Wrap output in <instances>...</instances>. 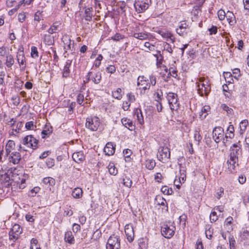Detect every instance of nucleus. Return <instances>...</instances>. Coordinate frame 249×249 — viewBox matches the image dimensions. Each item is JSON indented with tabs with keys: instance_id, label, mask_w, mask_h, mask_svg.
Here are the masks:
<instances>
[{
	"instance_id": "obj_19",
	"label": "nucleus",
	"mask_w": 249,
	"mask_h": 249,
	"mask_svg": "<svg viewBox=\"0 0 249 249\" xmlns=\"http://www.w3.org/2000/svg\"><path fill=\"white\" fill-rule=\"evenodd\" d=\"M10 161L14 164L18 163L21 160V156L19 153L17 152H12L9 158Z\"/></svg>"
},
{
	"instance_id": "obj_45",
	"label": "nucleus",
	"mask_w": 249,
	"mask_h": 249,
	"mask_svg": "<svg viewBox=\"0 0 249 249\" xmlns=\"http://www.w3.org/2000/svg\"><path fill=\"white\" fill-rule=\"evenodd\" d=\"M40 189L39 187H34L29 192V195L32 197L34 196L39 191Z\"/></svg>"
},
{
	"instance_id": "obj_13",
	"label": "nucleus",
	"mask_w": 249,
	"mask_h": 249,
	"mask_svg": "<svg viewBox=\"0 0 249 249\" xmlns=\"http://www.w3.org/2000/svg\"><path fill=\"white\" fill-rule=\"evenodd\" d=\"M62 40L64 43V49L65 50L64 54L67 53L68 50H71L72 51L74 48V41L71 40L68 36H64L62 38Z\"/></svg>"
},
{
	"instance_id": "obj_7",
	"label": "nucleus",
	"mask_w": 249,
	"mask_h": 249,
	"mask_svg": "<svg viewBox=\"0 0 249 249\" xmlns=\"http://www.w3.org/2000/svg\"><path fill=\"white\" fill-rule=\"evenodd\" d=\"M22 232V229L20 225L17 224H14L9 233V240L15 242L18 239Z\"/></svg>"
},
{
	"instance_id": "obj_29",
	"label": "nucleus",
	"mask_w": 249,
	"mask_h": 249,
	"mask_svg": "<svg viewBox=\"0 0 249 249\" xmlns=\"http://www.w3.org/2000/svg\"><path fill=\"white\" fill-rule=\"evenodd\" d=\"M226 17L230 24H233L236 22L235 17L232 12L228 11Z\"/></svg>"
},
{
	"instance_id": "obj_38",
	"label": "nucleus",
	"mask_w": 249,
	"mask_h": 249,
	"mask_svg": "<svg viewBox=\"0 0 249 249\" xmlns=\"http://www.w3.org/2000/svg\"><path fill=\"white\" fill-rule=\"evenodd\" d=\"M108 171L110 174L115 176L118 173V170L113 163L108 165Z\"/></svg>"
},
{
	"instance_id": "obj_17",
	"label": "nucleus",
	"mask_w": 249,
	"mask_h": 249,
	"mask_svg": "<svg viewBox=\"0 0 249 249\" xmlns=\"http://www.w3.org/2000/svg\"><path fill=\"white\" fill-rule=\"evenodd\" d=\"M189 28V25L185 21H181L179 23L178 27L176 32L180 36H184L187 34L186 30Z\"/></svg>"
},
{
	"instance_id": "obj_52",
	"label": "nucleus",
	"mask_w": 249,
	"mask_h": 249,
	"mask_svg": "<svg viewBox=\"0 0 249 249\" xmlns=\"http://www.w3.org/2000/svg\"><path fill=\"white\" fill-rule=\"evenodd\" d=\"M46 165L49 168L52 167L54 165V160L51 158L47 159L46 160Z\"/></svg>"
},
{
	"instance_id": "obj_59",
	"label": "nucleus",
	"mask_w": 249,
	"mask_h": 249,
	"mask_svg": "<svg viewBox=\"0 0 249 249\" xmlns=\"http://www.w3.org/2000/svg\"><path fill=\"white\" fill-rule=\"evenodd\" d=\"M123 38H124V36L120 34H116L111 37V39L115 41H119Z\"/></svg>"
},
{
	"instance_id": "obj_2",
	"label": "nucleus",
	"mask_w": 249,
	"mask_h": 249,
	"mask_svg": "<svg viewBox=\"0 0 249 249\" xmlns=\"http://www.w3.org/2000/svg\"><path fill=\"white\" fill-rule=\"evenodd\" d=\"M176 227L171 222L164 224L161 227V233L165 238L170 239L175 234Z\"/></svg>"
},
{
	"instance_id": "obj_14",
	"label": "nucleus",
	"mask_w": 249,
	"mask_h": 249,
	"mask_svg": "<svg viewBox=\"0 0 249 249\" xmlns=\"http://www.w3.org/2000/svg\"><path fill=\"white\" fill-rule=\"evenodd\" d=\"M17 60L22 70L26 68V60L23 49H19L17 54Z\"/></svg>"
},
{
	"instance_id": "obj_11",
	"label": "nucleus",
	"mask_w": 249,
	"mask_h": 249,
	"mask_svg": "<svg viewBox=\"0 0 249 249\" xmlns=\"http://www.w3.org/2000/svg\"><path fill=\"white\" fill-rule=\"evenodd\" d=\"M224 129L220 126L215 127L213 131V138L216 143L219 142L224 138Z\"/></svg>"
},
{
	"instance_id": "obj_4",
	"label": "nucleus",
	"mask_w": 249,
	"mask_h": 249,
	"mask_svg": "<svg viewBox=\"0 0 249 249\" xmlns=\"http://www.w3.org/2000/svg\"><path fill=\"white\" fill-rule=\"evenodd\" d=\"M166 97L172 111H177L179 107V103L177 94L169 92Z\"/></svg>"
},
{
	"instance_id": "obj_18",
	"label": "nucleus",
	"mask_w": 249,
	"mask_h": 249,
	"mask_svg": "<svg viewBox=\"0 0 249 249\" xmlns=\"http://www.w3.org/2000/svg\"><path fill=\"white\" fill-rule=\"evenodd\" d=\"M115 150V146L112 142H107L104 149V151L106 155L108 156L112 155Z\"/></svg>"
},
{
	"instance_id": "obj_24",
	"label": "nucleus",
	"mask_w": 249,
	"mask_h": 249,
	"mask_svg": "<svg viewBox=\"0 0 249 249\" xmlns=\"http://www.w3.org/2000/svg\"><path fill=\"white\" fill-rule=\"evenodd\" d=\"M15 146V142L12 140H9L5 146L6 155L8 156Z\"/></svg>"
},
{
	"instance_id": "obj_50",
	"label": "nucleus",
	"mask_w": 249,
	"mask_h": 249,
	"mask_svg": "<svg viewBox=\"0 0 249 249\" xmlns=\"http://www.w3.org/2000/svg\"><path fill=\"white\" fill-rule=\"evenodd\" d=\"M163 48L164 50L166 51L167 52H169L170 53H173V49L171 47V46L168 43L165 42L163 44Z\"/></svg>"
},
{
	"instance_id": "obj_53",
	"label": "nucleus",
	"mask_w": 249,
	"mask_h": 249,
	"mask_svg": "<svg viewBox=\"0 0 249 249\" xmlns=\"http://www.w3.org/2000/svg\"><path fill=\"white\" fill-rule=\"evenodd\" d=\"M156 201H157V204L158 205L164 206L166 203V201L165 199L163 197H159L156 198Z\"/></svg>"
},
{
	"instance_id": "obj_15",
	"label": "nucleus",
	"mask_w": 249,
	"mask_h": 249,
	"mask_svg": "<svg viewBox=\"0 0 249 249\" xmlns=\"http://www.w3.org/2000/svg\"><path fill=\"white\" fill-rule=\"evenodd\" d=\"M137 85L140 87V89L144 90V93L145 90L149 89L150 87V84L147 82L144 76L138 77Z\"/></svg>"
},
{
	"instance_id": "obj_61",
	"label": "nucleus",
	"mask_w": 249,
	"mask_h": 249,
	"mask_svg": "<svg viewBox=\"0 0 249 249\" xmlns=\"http://www.w3.org/2000/svg\"><path fill=\"white\" fill-rule=\"evenodd\" d=\"M34 126V122L32 121L27 122L25 124V127L28 130L33 129Z\"/></svg>"
},
{
	"instance_id": "obj_5",
	"label": "nucleus",
	"mask_w": 249,
	"mask_h": 249,
	"mask_svg": "<svg viewBox=\"0 0 249 249\" xmlns=\"http://www.w3.org/2000/svg\"><path fill=\"white\" fill-rule=\"evenodd\" d=\"M120 239L119 236L113 234L108 238L106 249H120Z\"/></svg>"
},
{
	"instance_id": "obj_58",
	"label": "nucleus",
	"mask_w": 249,
	"mask_h": 249,
	"mask_svg": "<svg viewBox=\"0 0 249 249\" xmlns=\"http://www.w3.org/2000/svg\"><path fill=\"white\" fill-rule=\"evenodd\" d=\"M232 73L234 75V77L236 79H238L240 76V71L239 69L235 68L232 70Z\"/></svg>"
},
{
	"instance_id": "obj_35",
	"label": "nucleus",
	"mask_w": 249,
	"mask_h": 249,
	"mask_svg": "<svg viewBox=\"0 0 249 249\" xmlns=\"http://www.w3.org/2000/svg\"><path fill=\"white\" fill-rule=\"evenodd\" d=\"M14 63V59L13 56L11 54H9L6 56V66L10 68Z\"/></svg>"
},
{
	"instance_id": "obj_36",
	"label": "nucleus",
	"mask_w": 249,
	"mask_h": 249,
	"mask_svg": "<svg viewBox=\"0 0 249 249\" xmlns=\"http://www.w3.org/2000/svg\"><path fill=\"white\" fill-rule=\"evenodd\" d=\"M134 37L140 40L146 39L148 37L147 34L144 33H136L134 34Z\"/></svg>"
},
{
	"instance_id": "obj_63",
	"label": "nucleus",
	"mask_w": 249,
	"mask_h": 249,
	"mask_svg": "<svg viewBox=\"0 0 249 249\" xmlns=\"http://www.w3.org/2000/svg\"><path fill=\"white\" fill-rule=\"evenodd\" d=\"M246 181V178L244 175H241L238 177V182L241 184H244Z\"/></svg>"
},
{
	"instance_id": "obj_47",
	"label": "nucleus",
	"mask_w": 249,
	"mask_h": 249,
	"mask_svg": "<svg viewBox=\"0 0 249 249\" xmlns=\"http://www.w3.org/2000/svg\"><path fill=\"white\" fill-rule=\"evenodd\" d=\"M51 36L49 35H45L44 37V41L49 45L53 44V40L51 39Z\"/></svg>"
},
{
	"instance_id": "obj_51",
	"label": "nucleus",
	"mask_w": 249,
	"mask_h": 249,
	"mask_svg": "<svg viewBox=\"0 0 249 249\" xmlns=\"http://www.w3.org/2000/svg\"><path fill=\"white\" fill-rule=\"evenodd\" d=\"M221 107L223 108V110L226 111L228 114H232L233 110L231 108H230L226 105H225V104L221 105Z\"/></svg>"
},
{
	"instance_id": "obj_3",
	"label": "nucleus",
	"mask_w": 249,
	"mask_h": 249,
	"mask_svg": "<svg viewBox=\"0 0 249 249\" xmlns=\"http://www.w3.org/2000/svg\"><path fill=\"white\" fill-rule=\"evenodd\" d=\"M100 124V119L96 116H89L86 119V127L92 131H97Z\"/></svg>"
},
{
	"instance_id": "obj_54",
	"label": "nucleus",
	"mask_w": 249,
	"mask_h": 249,
	"mask_svg": "<svg viewBox=\"0 0 249 249\" xmlns=\"http://www.w3.org/2000/svg\"><path fill=\"white\" fill-rule=\"evenodd\" d=\"M126 96H127L128 101L130 102L133 103V102H135L136 99H135V95H134L133 93H132V92L128 93L127 94Z\"/></svg>"
},
{
	"instance_id": "obj_20",
	"label": "nucleus",
	"mask_w": 249,
	"mask_h": 249,
	"mask_svg": "<svg viewBox=\"0 0 249 249\" xmlns=\"http://www.w3.org/2000/svg\"><path fill=\"white\" fill-rule=\"evenodd\" d=\"M72 157L73 160L77 163L82 162L85 160V156L82 152H74Z\"/></svg>"
},
{
	"instance_id": "obj_60",
	"label": "nucleus",
	"mask_w": 249,
	"mask_h": 249,
	"mask_svg": "<svg viewBox=\"0 0 249 249\" xmlns=\"http://www.w3.org/2000/svg\"><path fill=\"white\" fill-rule=\"evenodd\" d=\"M169 74L171 76L176 78L177 76V71L173 68H170L169 69Z\"/></svg>"
},
{
	"instance_id": "obj_56",
	"label": "nucleus",
	"mask_w": 249,
	"mask_h": 249,
	"mask_svg": "<svg viewBox=\"0 0 249 249\" xmlns=\"http://www.w3.org/2000/svg\"><path fill=\"white\" fill-rule=\"evenodd\" d=\"M160 55V59H159V57L158 55V54H155V56L156 57V58H157V63H156V65H157V66L158 68H159V67H161V65H162V60H163V57L161 55Z\"/></svg>"
},
{
	"instance_id": "obj_49",
	"label": "nucleus",
	"mask_w": 249,
	"mask_h": 249,
	"mask_svg": "<svg viewBox=\"0 0 249 249\" xmlns=\"http://www.w3.org/2000/svg\"><path fill=\"white\" fill-rule=\"evenodd\" d=\"M210 219L211 222H215L218 219V216L215 212H212L210 215Z\"/></svg>"
},
{
	"instance_id": "obj_22",
	"label": "nucleus",
	"mask_w": 249,
	"mask_h": 249,
	"mask_svg": "<svg viewBox=\"0 0 249 249\" xmlns=\"http://www.w3.org/2000/svg\"><path fill=\"white\" fill-rule=\"evenodd\" d=\"M71 61L70 60H67L64 67L63 71V77H68L70 73V67L71 65Z\"/></svg>"
},
{
	"instance_id": "obj_10",
	"label": "nucleus",
	"mask_w": 249,
	"mask_h": 249,
	"mask_svg": "<svg viewBox=\"0 0 249 249\" xmlns=\"http://www.w3.org/2000/svg\"><path fill=\"white\" fill-rule=\"evenodd\" d=\"M38 141L32 135H27L23 139L22 144L28 147L36 149L38 147Z\"/></svg>"
},
{
	"instance_id": "obj_48",
	"label": "nucleus",
	"mask_w": 249,
	"mask_h": 249,
	"mask_svg": "<svg viewBox=\"0 0 249 249\" xmlns=\"http://www.w3.org/2000/svg\"><path fill=\"white\" fill-rule=\"evenodd\" d=\"M217 15H218L219 19L220 20H222L224 19V18L226 16V14L225 13V12L223 10L220 9L218 11Z\"/></svg>"
},
{
	"instance_id": "obj_42",
	"label": "nucleus",
	"mask_w": 249,
	"mask_h": 249,
	"mask_svg": "<svg viewBox=\"0 0 249 249\" xmlns=\"http://www.w3.org/2000/svg\"><path fill=\"white\" fill-rule=\"evenodd\" d=\"M229 242L231 249H235V240L233 235H230L229 237Z\"/></svg>"
},
{
	"instance_id": "obj_6",
	"label": "nucleus",
	"mask_w": 249,
	"mask_h": 249,
	"mask_svg": "<svg viewBox=\"0 0 249 249\" xmlns=\"http://www.w3.org/2000/svg\"><path fill=\"white\" fill-rule=\"evenodd\" d=\"M196 84L197 87V93L200 96H208L211 89L209 81L201 83V84L197 81Z\"/></svg>"
},
{
	"instance_id": "obj_34",
	"label": "nucleus",
	"mask_w": 249,
	"mask_h": 249,
	"mask_svg": "<svg viewBox=\"0 0 249 249\" xmlns=\"http://www.w3.org/2000/svg\"><path fill=\"white\" fill-rule=\"evenodd\" d=\"M200 12L201 10L200 6L196 5L194 6L193 9L192 10L191 14L196 18L198 17Z\"/></svg>"
},
{
	"instance_id": "obj_25",
	"label": "nucleus",
	"mask_w": 249,
	"mask_h": 249,
	"mask_svg": "<svg viewBox=\"0 0 249 249\" xmlns=\"http://www.w3.org/2000/svg\"><path fill=\"white\" fill-rule=\"evenodd\" d=\"M65 240L70 244H73L74 243V238L71 231H68L65 233Z\"/></svg>"
},
{
	"instance_id": "obj_32",
	"label": "nucleus",
	"mask_w": 249,
	"mask_h": 249,
	"mask_svg": "<svg viewBox=\"0 0 249 249\" xmlns=\"http://www.w3.org/2000/svg\"><path fill=\"white\" fill-rule=\"evenodd\" d=\"M248 125V121L247 120H244L240 122L239 124L240 134H243L245 132Z\"/></svg>"
},
{
	"instance_id": "obj_41",
	"label": "nucleus",
	"mask_w": 249,
	"mask_h": 249,
	"mask_svg": "<svg viewBox=\"0 0 249 249\" xmlns=\"http://www.w3.org/2000/svg\"><path fill=\"white\" fill-rule=\"evenodd\" d=\"M43 183L45 184H49V185H53L55 183L54 179L50 177L45 178L43 179Z\"/></svg>"
},
{
	"instance_id": "obj_57",
	"label": "nucleus",
	"mask_w": 249,
	"mask_h": 249,
	"mask_svg": "<svg viewBox=\"0 0 249 249\" xmlns=\"http://www.w3.org/2000/svg\"><path fill=\"white\" fill-rule=\"evenodd\" d=\"M84 100V96L83 94L79 93L77 96V102L79 105H82Z\"/></svg>"
},
{
	"instance_id": "obj_55",
	"label": "nucleus",
	"mask_w": 249,
	"mask_h": 249,
	"mask_svg": "<svg viewBox=\"0 0 249 249\" xmlns=\"http://www.w3.org/2000/svg\"><path fill=\"white\" fill-rule=\"evenodd\" d=\"M106 71L110 73H113L116 71V68L114 65H109L106 68Z\"/></svg>"
},
{
	"instance_id": "obj_28",
	"label": "nucleus",
	"mask_w": 249,
	"mask_h": 249,
	"mask_svg": "<svg viewBox=\"0 0 249 249\" xmlns=\"http://www.w3.org/2000/svg\"><path fill=\"white\" fill-rule=\"evenodd\" d=\"M83 191L80 188H75L72 192V196L75 198H79L82 196Z\"/></svg>"
},
{
	"instance_id": "obj_9",
	"label": "nucleus",
	"mask_w": 249,
	"mask_h": 249,
	"mask_svg": "<svg viewBox=\"0 0 249 249\" xmlns=\"http://www.w3.org/2000/svg\"><path fill=\"white\" fill-rule=\"evenodd\" d=\"M151 2V0H136L134 5L136 11L140 13L145 11Z\"/></svg>"
},
{
	"instance_id": "obj_27",
	"label": "nucleus",
	"mask_w": 249,
	"mask_h": 249,
	"mask_svg": "<svg viewBox=\"0 0 249 249\" xmlns=\"http://www.w3.org/2000/svg\"><path fill=\"white\" fill-rule=\"evenodd\" d=\"M210 110V107L209 106H204L199 114V118L201 119H205L208 115V112Z\"/></svg>"
},
{
	"instance_id": "obj_12",
	"label": "nucleus",
	"mask_w": 249,
	"mask_h": 249,
	"mask_svg": "<svg viewBox=\"0 0 249 249\" xmlns=\"http://www.w3.org/2000/svg\"><path fill=\"white\" fill-rule=\"evenodd\" d=\"M124 231L128 241L129 242H132L134 237L133 225L131 224H126L124 227Z\"/></svg>"
},
{
	"instance_id": "obj_43",
	"label": "nucleus",
	"mask_w": 249,
	"mask_h": 249,
	"mask_svg": "<svg viewBox=\"0 0 249 249\" xmlns=\"http://www.w3.org/2000/svg\"><path fill=\"white\" fill-rule=\"evenodd\" d=\"M123 184L126 187L130 188L132 186V182L130 178L125 177L123 179Z\"/></svg>"
},
{
	"instance_id": "obj_37",
	"label": "nucleus",
	"mask_w": 249,
	"mask_h": 249,
	"mask_svg": "<svg viewBox=\"0 0 249 249\" xmlns=\"http://www.w3.org/2000/svg\"><path fill=\"white\" fill-rule=\"evenodd\" d=\"M121 92V89L118 88L115 91L112 92L113 97L118 100H120L122 98V94Z\"/></svg>"
},
{
	"instance_id": "obj_26",
	"label": "nucleus",
	"mask_w": 249,
	"mask_h": 249,
	"mask_svg": "<svg viewBox=\"0 0 249 249\" xmlns=\"http://www.w3.org/2000/svg\"><path fill=\"white\" fill-rule=\"evenodd\" d=\"M92 8H87L85 10L84 18L86 21H90L92 20Z\"/></svg>"
},
{
	"instance_id": "obj_33",
	"label": "nucleus",
	"mask_w": 249,
	"mask_h": 249,
	"mask_svg": "<svg viewBox=\"0 0 249 249\" xmlns=\"http://www.w3.org/2000/svg\"><path fill=\"white\" fill-rule=\"evenodd\" d=\"M53 132V127L50 126L46 125L44 129L41 132L42 137L45 138L46 136L50 135Z\"/></svg>"
},
{
	"instance_id": "obj_62",
	"label": "nucleus",
	"mask_w": 249,
	"mask_h": 249,
	"mask_svg": "<svg viewBox=\"0 0 249 249\" xmlns=\"http://www.w3.org/2000/svg\"><path fill=\"white\" fill-rule=\"evenodd\" d=\"M209 31L210 32V35H215L217 33V27L215 26H212L211 28L209 29Z\"/></svg>"
},
{
	"instance_id": "obj_39",
	"label": "nucleus",
	"mask_w": 249,
	"mask_h": 249,
	"mask_svg": "<svg viewBox=\"0 0 249 249\" xmlns=\"http://www.w3.org/2000/svg\"><path fill=\"white\" fill-rule=\"evenodd\" d=\"M59 28V25L57 24V23H54L48 29V32L50 34H53L57 32Z\"/></svg>"
},
{
	"instance_id": "obj_46",
	"label": "nucleus",
	"mask_w": 249,
	"mask_h": 249,
	"mask_svg": "<svg viewBox=\"0 0 249 249\" xmlns=\"http://www.w3.org/2000/svg\"><path fill=\"white\" fill-rule=\"evenodd\" d=\"M161 191L165 195H170L172 192V190L169 189L168 187L166 186L162 187L161 189Z\"/></svg>"
},
{
	"instance_id": "obj_44",
	"label": "nucleus",
	"mask_w": 249,
	"mask_h": 249,
	"mask_svg": "<svg viewBox=\"0 0 249 249\" xmlns=\"http://www.w3.org/2000/svg\"><path fill=\"white\" fill-rule=\"evenodd\" d=\"M38 53L37 48L35 46H33L31 48V56L33 58H36L38 56Z\"/></svg>"
},
{
	"instance_id": "obj_31",
	"label": "nucleus",
	"mask_w": 249,
	"mask_h": 249,
	"mask_svg": "<svg viewBox=\"0 0 249 249\" xmlns=\"http://www.w3.org/2000/svg\"><path fill=\"white\" fill-rule=\"evenodd\" d=\"M156 166V162L153 159H147L145 161V167L149 170H153Z\"/></svg>"
},
{
	"instance_id": "obj_30",
	"label": "nucleus",
	"mask_w": 249,
	"mask_h": 249,
	"mask_svg": "<svg viewBox=\"0 0 249 249\" xmlns=\"http://www.w3.org/2000/svg\"><path fill=\"white\" fill-rule=\"evenodd\" d=\"M160 34L163 38H167V40L170 39L172 43H173L175 42V38L170 32L160 31Z\"/></svg>"
},
{
	"instance_id": "obj_40",
	"label": "nucleus",
	"mask_w": 249,
	"mask_h": 249,
	"mask_svg": "<svg viewBox=\"0 0 249 249\" xmlns=\"http://www.w3.org/2000/svg\"><path fill=\"white\" fill-rule=\"evenodd\" d=\"M102 78L101 73L98 71L96 73L95 75L92 78V81L96 84H99Z\"/></svg>"
},
{
	"instance_id": "obj_16",
	"label": "nucleus",
	"mask_w": 249,
	"mask_h": 249,
	"mask_svg": "<svg viewBox=\"0 0 249 249\" xmlns=\"http://www.w3.org/2000/svg\"><path fill=\"white\" fill-rule=\"evenodd\" d=\"M18 178H15L14 179L16 180V182L18 184L19 189H23L26 187L25 181L28 178V175L23 174L18 175Z\"/></svg>"
},
{
	"instance_id": "obj_21",
	"label": "nucleus",
	"mask_w": 249,
	"mask_h": 249,
	"mask_svg": "<svg viewBox=\"0 0 249 249\" xmlns=\"http://www.w3.org/2000/svg\"><path fill=\"white\" fill-rule=\"evenodd\" d=\"M134 116L137 118L138 121L140 124H143V117L141 109L137 108L134 110Z\"/></svg>"
},
{
	"instance_id": "obj_1",
	"label": "nucleus",
	"mask_w": 249,
	"mask_h": 249,
	"mask_svg": "<svg viewBox=\"0 0 249 249\" xmlns=\"http://www.w3.org/2000/svg\"><path fill=\"white\" fill-rule=\"evenodd\" d=\"M242 144L240 141L233 144L230 147V159L227 163L230 165L229 168L234 169L238 165L239 156L242 154Z\"/></svg>"
},
{
	"instance_id": "obj_64",
	"label": "nucleus",
	"mask_w": 249,
	"mask_h": 249,
	"mask_svg": "<svg viewBox=\"0 0 249 249\" xmlns=\"http://www.w3.org/2000/svg\"><path fill=\"white\" fill-rule=\"evenodd\" d=\"M26 18V16L24 13H19L18 15V20L20 22H23Z\"/></svg>"
},
{
	"instance_id": "obj_23",
	"label": "nucleus",
	"mask_w": 249,
	"mask_h": 249,
	"mask_svg": "<svg viewBox=\"0 0 249 249\" xmlns=\"http://www.w3.org/2000/svg\"><path fill=\"white\" fill-rule=\"evenodd\" d=\"M122 123L125 127H127L130 130H132L134 128L133 123L132 121L127 118H124L121 120Z\"/></svg>"
},
{
	"instance_id": "obj_8",
	"label": "nucleus",
	"mask_w": 249,
	"mask_h": 249,
	"mask_svg": "<svg viewBox=\"0 0 249 249\" xmlns=\"http://www.w3.org/2000/svg\"><path fill=\"white\" fill-rule=\"evenodd\" d=\"M158 160L162 162H166L168 161L170 158V151L167 147H160L157 154Z\"/></svg>"
}]
</instances>
